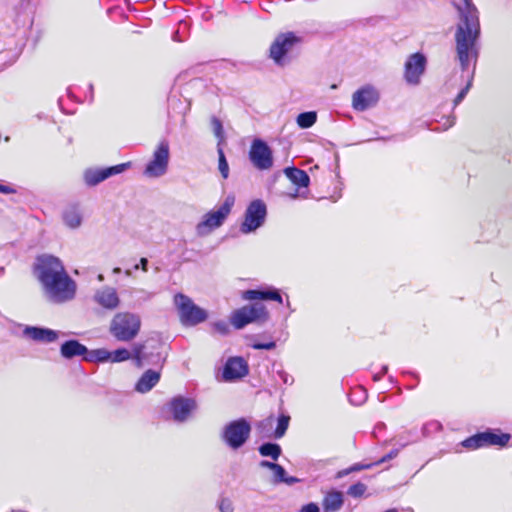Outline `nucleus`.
<instances>
[{
    "mask_svg": "<svg viewBox=\"0 0 512 512\" xmlns=\"http://www.w3.org/2000/svg\"><path fill=\"white\" fill-rule=\"evenodd\" d=\"M129 359H133V351L130 352L126 348H119L111 351V363H120Z\"/></svg>",
    "mask_w": 512,
    "mask_h": 512,
    "instance_id": "33",
    "label": "nucleus"
},
{
    "mask_svg": "<svg viewBox=\"0 0 512 512\" xmlns=\"http://www.w3.org/2000/svg\"><path fill=\"white\" fill-rule=\"evenodd\" d=\"M398 455V450H392L390 451L388 454H386L385 456H383L381 459H379L375 465H379V464H382L388 460H391L393 458H395L396 456Z\"/></svg>",
    "mask_w": 512,
    "mask_h": 512,
    "instance_id": "40",
    "label": "nucleus"
},
{
    "mask_svg": "<svg viewBox=\"0 0 512 512\" xmlns=\"http://www.w3.org/2000/svg\"><path fill=\"white\" fill-rule=\"evenodd\" d=\"M289 420H290V417L286 416V415H281L278 418L277 427H276L275 433H274L275 438H281L284 436V434L286 433L288 426H289Z\"/></svg>",
    "mask_w": 512,
    "mask_h": 512,
    "instance_id": "34",
    "label": "nucleus"
},
{
    "mask_svg": "<svg viewBox=\"0 0 512 512\" xmlns=\"http://www.w3.org/2000/svg\"><path fill=\"white\" fill-rule=\"evenodd\" d=\"M97 279L98 281L102 282L104 280V276L102 274H99Z\"/></svg>",
    "mask_w": 512,
    "mask_h": 512,
    "instance_id": "50",
    "label": "nucleus"
},
{
    "mask_svg": "<svg viewBox=\"0 0 512 512\" xmlns=\"http://www.w3.org/2000/svg\"><path fill=\"white\" fill-rule=\"evenodd\" d=\"M322 505L326 512H336L343 505V496L338 491L329 492L325 495Z\"/></svg>",
    "mask_w": 512,
    "mask_h": 512,
    "instance_id": "26",
    "label": "nucleus"
},
{
    "mask_svg": "<svg viewBox=\"0 0 512 512\" xmlns=\"http://www.w3.org/2000/svg\"><path fill=\"white\" fill-rule=\"evenodd\" d=\"M249 159L259 170H268L273 165L272 151L261 139H255L250 147Z\"/></svg>",
    "mask_w": 512,
    "mask_h": 512,
    "instance_id": "14",
    "label": "nucleus"
},
{
    "mask_svg": "<svg viewBox=\"0 0 512 512\" xmlns=\"http://www.w3.org/2000/svg\"><path fill=\"white\" fill-rule=\"evenodd\" d=\"M300 512H320V509L317 504L308 503L301 508Z\"/></svg>",
    "mask_w": 512,
    "mask_h": 512,
    "instance_id": "41",
    "label": "nucleus"
},
{
    "mask_svg": "<svg viewBox=\"0 0 512 512\" xmlns=\"http://www.w3.org/2000/svg\"><path fill=\"white\" fill-rule=\"evenodd\" d=\"M0 193L2 194H15L16 189H14L11 185L1 184L0 183Z\"/></svg>",
    "mask_w": 512,
    "mask_h": 512,
    "instance_id": "42",
    "label": "nucleus"
},
{
    "mask_svg": "<svg viewBox=\"0 0 512 512\" xmlns=\"http://www.w3.org/2000/svg\"><path fill=\"white\" fill-rule=\"evenodd\" d=\"M300 42L293 32H286L278 35L270 46L271 59L280 66L288 62V56L295 45Z\"/></svg>",
    "mask_w": 512,
    "mask_h": 512,
    "instance_id": "10",
    "label": "nucleus"
},
{
    "mask_svg": "<svg viewBox=\"0 0 512 512\" xmlns=\"http://www.w3.org/2000/svg\"><path fill=\"white\" fill-rule=\"evenodd\" d=\"M248 374L247 362L241 357H232L227 360L223 369L225 381L240 379Z\"/></svg>",
    "mask_w": 512,
    "mask_h": 512,
    "instance_id": "18",
    "label": "nucleus"
},
{
    "mask_svg": "<svg viewBox=\"0 0 512 512\" xmlns=\"http://www.w3.org/2000/svg\"><path fill=\"white\" fill-rule=\"evenodd\" d=\"M266 215L267 208L262 200L256 199L250 202L245 210L244 219L240 225L241 233L250 234L255 232L263 226Z\"/></svg>",
    "mask_w": 512,
    "mask_h": 512,
    "instance_id": "9",
    "label": "nucleus"
},
{
    "mask_svg": "<svg viewBox=\"0 0 512 512\" xmlns=\"http://www.w3.org/2000/svg\"><path fill=\"white\" fill-rule=\"evenodd\" d=\"M272 471V474H273V477H272V481L275 482V483H286V484H294L296 482H298V479L295 478V477H288L286 476V472H285V469L276 464L274 469L271 470Z\"/></svg>",
    "mask_w": 512,
    "mask_h": 512,
    "instance_id": "28",
    "label": "nucleus"
},
{
    "mask_svg": "<svg viewBox=\"0 0 512 512\" xmlns=\"http://www.w3.org/2000/svg\"><path fill=\"white\" fill-rule=\"evenodd\" d=\"M65 272L64 265L59 258L52 255H42L37 258L35 274L42 287Z\"/></svg>",
    "mask_w": 512,
    "mask_h": 512,
    "instance_id": "8",
    "label": "nucleus"
},
{
    "mask_svg": "<svg viewBox=\"0 0 512 512\" xmlns=\"http://www.w3.org/2000/svg\"><path fill=\"white\" fill-rule=\"evenodd\" d=\"M114 274H118L121 272V269L119 267H115L112 271Z\"/></svg>",
    "mask_w": 512,
    "mask_h": 512,
    "instance_id": "49",
    "label": "nucleus"
},
{
    "mask_svg": "<svg viewBox=\"0 0 512 512\" xmlns=\"http://www.w3.org/2000/svg\"><path fill=\"white\" fill-rule=\"evenodd\" d=\"M251 433L250 423L240 418L226 424L221 432V439L229 448L237 450L249 439Z\"/></svg>",
    "mask_w": 512,
    "mask_h": 512,
    "instance_id": "6",
    "label": "nucleus"
},
{
    "mask_svg": "<svg viewBox=\"0 0 512 512\" xmlns=\"http://www.w3.org/2000/svg\"><path fill=\"white\" fill-rule=\"evenodd\" d=\"M426 67V58L417 52L408 57L404 66V78L407 83L416 85L420 82Z\"/></svg>",
    "mask_w": 512,
    "mask_h": 512,
    "instance_id": "15",
    "label": "nucleus"
},
{
    "mask_svg": "<svg viewBox=\"0 0 512 512\" xmlns=\"http://www.w3.org/2000/svg\"><path fill=\"white\" fill-rule=\"evenodd\" d=\"M317 120V114L314 111L300 113L296 118L297 125L302 129L312 127Z\"/></svg>",
    "mask_w": 512,
    "mask_h": 512,
    "instance_id": "30",
    "label": "nucleus"
},
{
    "mask_svg": "<svg viewBox=\"0 0 512 512\" xmlns=\"http://www.w3.org/2000/svg\"><path fill=\"white\" fill-rule=\"evenodd\" d=\"M64 224L70 229H77L81 226L82 215L79 209L75 206L68 207L63 212Z\"/></svg>",
    "mask_w": 512,
    "mask_h": 512,
    "instance_id": "27",
    "label": "nucleus"
},
{
    "mask_svg": "<svg viewBox=\"0 0 512 512\" xmlns=\"http://www.w3.org/2000/svg\"><path fill=\"white\" fill-rule=\"evenodd\" d=\"M386 372H387V366H384V367L382 368V373L384 374V373H386Z\"/></svg>",
    "mask_w": 512,
    "mask_h": 512,
    "instance_id": "53",
    "label": "nucleus"
},
{
    "mask_svg": "<svg viewBox=\"0 0 512 512\" xmlns=\"http://www.w3.org/2000/svg\"><path fill=\"white\" fill-rule=\"evenodd\" d=\"M380 378H381V376H380V375H378V374H375V375H374V380H375V381H378Z\"/></svg>",
    "mask_w": 512,
    "mask_h": 512,
    "instance_id": "52",
    "label": "nucleus"
},
{
    "mask_svg": "<svg viewBox=\"0 0 512 512\" xmlns=\"http://www.w3.org/2000/svg\"><path fill=\"white\" fill-rule=\"evenodd\" d=\"M273 423V418L272 417H268L267 419L263 420L262 422H260L258 424V428L259 429H265L267 427H270Z\"/></svg>",
    "mask_w": 512,
    "mask_h": 512,
    "instance_id": "46",
    "label": "nucleus"
},
{
    "mask_svg": "<svg viewBox=\"0 0 512 512\" xmlns=\"http://www.w3.org/2000/svg\"><path fill=\"white\" fill-rule=\"evenodd\" d=\"M484 446H499L504 447L509 442L511 436L507 433H495L493 431H485L481 433Z\"/></svg>",
    "mask_w": 512,
    "mask_h": 512,
    "instance_id": "25",
    "label": "nucleus"
},
{
    "mask_svg": "<svg viewBox=\"0 0 512 512\" xmlns=\"http://www.w3.org/2000/svg\"><path fill=\"white\" fill-rule=\"evenodd\" d=\"M129 166L130 163L127 162L105 168H87L83 172L84 183L89 187L96 186L99 183L103 182L104 180L108 179L109 177L124 172Z\"/></svg>",
    "mask_w": 512,
    "mask_h": 512,
    "instance_id": "12",
    "label": "nucleus"
},
{
    "mask_svg": "<svg viewBox=\"0 0 512 512\" xmlns=\"http://www.w3.org/2000/svg\"><path fill=\"white\" fill-rule=\"evenodd\" d=\"M125 275H126V276H131V275H132L131 270H126V271H125Z\"/></svg>",
    "mask_w": 512,
    "mask_h": 512,
    "instance_id": "51",
    "label": "nucleus"
},
{
    "mask_svg": "<svg viewBox=\"0 0 512 512\" xmlns=\"http://www.w3.org/2000/svg\"><path fill=\"white\" fill-rule=\"evenodd\" d=\"M459 12V23L455 33L457 57L460 63V74L455 82L459 80L462 88L456 98L454 105H458L466 96L472 86L474 78V66L471 62L477 57L476 41L480 35V23L478 10L471 0H462L457 5Z\"/></svg>",
    "mask_w": 512,
    "mask_h": 512,
    "instance_id": "1",
    "label": "nucleus"
},
{
    "mask_svg": "<svg viewBox=\"0 0 512 512\" xmlns=\"http://www.w3.org/2000/svg\"><path fill=\"white\" fill-rule=\"evenodd\" d=\"M367 487L365 484L361 483V482H358L352 486L349 487L348 489V494L352 497H361L364 495L365 491H366Z\"/></svg>",
    "mask_w": 512,
    "mask_h": 512,
    "instance_id": "36",
    "label": "nucleus"
},
{
    "mask_svg": "<svg viewBox=\"0 0 512 512\" xmlns=\"http://www.w3.org/2000/svg\"><path fill=\"white\" fill-rule=\"evenodd\" d=\"M134 269H141L144 272L148 271V260L147 258H141L139 263L134 266Z\"/></svg>",
    "mask_w": 512,
    "mask_h": 512,
    "instance_id": "43",
    "label": "nucleus"
},
{
    "mask_svg": "<svg viewBox=\"0 0 512 512\" xmlns=\"http://www.w3.org/2000/svg\"><path fill=\"white\" fill-rule=\"evenodd\" d=\"M483 442L484 441L482 439L481 433H477V434H475V435H473L471 437H468L467 439L463 440L461 442V445L464 448H467L469 450H476V449L485 447Z\"/></svg>",
    "mask_w": 512,
    "mask_h": 512,
    "instance_id": "32",
    "label": "nucleus"
},
{
    "mask_svg": "<svg viewBox=\"0 0 512 512\" xmlns=\"http://www.w3.org/2000/svg\"><path fill=\"white\" fill-rule=\"evenodd\" d=\"M275 346H276V344L273 341L266 342V343H254L252 345V347L257 350H262V349L271 350V349H274Z\"/></svg>",
    "mask_w": 512,
    "mask_h": 512,
    "instance_id": "39",
    "label": "nucleus"
},
{
    "mask_svg": "<svg viewBox=\"0 0 512 512\" xmlns=\"http://www.w3.org/2000/svg\"><path fill=\"white\" fill-rule=\"evenodd\" d=\"M214 327L221 334H225L228 331L227 324L224 322H217V323H215Z\"/></svg>",
    "mask_w": 512,
    "mask_h": 512,
    "instance_id": "45",
    "label": "nucleus"
},
{
    "mask_svg": "<svg viewBox=\"0 0 512 512\" xmlns=\"http://www.w3.org/2000/svg\"><path fill=\"white\" fill-rule=\"evenodd\" d=\"M259 453L263 457H270L277 460L281 455V447L276 443H265L259 447Z\"/></svg>",
    "mask_w": 512,
    "mask_h": 512,
    "instance_id": "29",
    "label": "nucleus"
},
{
    "mask_svg": "<svg viewBox=\"0 0 512 512\" xmlns=\"http://www.w3.org/2000/svg\"><path fill=\"white\" fill-rule=\"evenodd\" d=\"M94 302L105 310L113 311L120 306L121 300L116 288L103 286L93 295Z\"/></svg>",
    "mask_w": 512,
    "mask_h": 512,
    "instance_id": "17",
    "label": "nucleus"
},
{
    "mask_svg": "<svg viewBox=\"0 0 512 512\" xmlns=\"http://www.w3.org/2000/svg\"><path fill=\"white\" fill-rule=\"evenodd\" d=\"M85 359L95 362H111V351L100 348L92 350L89 357H86Z\"/></svg>",
    "mask_w": 512,
    "mask_h": 512,
    "instance_id": "31",
    "label": "nucleus"
},
{
    "mask_svg": "<svg viewBox=\"0 0 512 512\" xmlns=\"http://www.w3.org/2000/svg\"><path fill=\"white\" fill-rule=\"evenodd\" d=\"M42 288L49 301L60 304L74 299L77 285L67 272H65Z\"/></svg>",
    "mask_w": 512,
    "mask_h": 512,
    "instance_id": "4",
    "label": "nucleus"
},
{
    "mask_svg": "<svg viewBox=\"0 0 512 512\" xmlns=\"http://www.w3.org/2000/svg\"><path fill=\"white\" fill-rule=\"evenodd\" d=\"M267 317L268 312L263 305L253 304L234 311L231 315L230 321L236 329H242L249 323L264 321Z\"/></svg>",
    "mask_w": 512,
    "mask_h": 512,
    "instance_id": "11",
    "label": "nucleus"
},
{
    "mask_svg": "<svg viewBox=\"0 0 512 512\" xmlns=\"http://www.w3.org/2000/svg\"><path fill=\"white\" fill-rule=\"evenodd\" d=\"M196 409L197 403L194 399L182 396L174 397L168 404L172 419L179 423L188 421Z\"/></svg>",
    "mask_w": 512,
    "mask_h": 512,
    "instance_id": "13",
    "label": "nucleus"
},
{
    "mask_svg": "<svg viewBox=\"0 0 512 512\" xmlns=\"http://www.w3.org/2000/svg\"><path fill=\"white\" fill-rule=\"evenodd\" d=\"M160 380V373L155 370H147L137 381L135 390L139 393L149 392Z\"/></svg>",
    "mask_w": 512,
    "mask_h": 512,
    "instance_id": "22",
    "label": "nucleus"
},
{
    "mask_svg": "<svg viewBox=\"0 0 512 512\" xmlns=\"http://www.w3.org/2000/svg\"><path fill=\"white\" fill-rule=\"evenodd\" d=\"M234 203L235 197L228 195L220 206L206 212L195 227L197 235L200 237L208 236L221 227L231 213Z\"/></svg>",
    "mask_w": 512,
    "mask_h": 512,
    "instance_id": "3",
    "label": "nucleus"
},
{
    "mask_svg": "<svg viewBox=\"0 0 512 512\" xmlns=\"http://www.w3.org/2000/svg\"><path fill=\"white\" fill-rule=\"evenodd\" d=\"M88 349L77 340H68L60 347V354L65 359H71L76 356H84Z\"/></svg>",
    "mask_w": 512,
    "mask_h": 512,
    "instance_id": "21",
    "label": "nucleus"
},
{
    "mask_svg": "<svg viewBox=\"0 0 512 512\" xmlns=\"http://www.w3.org/2000/svg\"><path fill=\"white\" fill-rule=\"evenodd\" d=\"M141 319L132 312H118L111 319L109 332L118 341H132L140 332Z\"/></svg>",
    "mask_w": 512,
    "mask_h": 512,
    "instance_id": "2",
    "label": "nucleus"
},
{
    "mask_svg": "<svg viewBox=\"0 0 512 512\" xmlns=\"http://www.w3.org/2000/svg\"><path fill=\"white\" fill-rule=\"evenodd\" d=\"M212 127H213V132H214L215 136L219 139V141H222L224 138V133H223V126H222L221 121L217 118H213L212 119Z\"/></svg>",
    "mask_w": 512,
    "mask_h": 512,
    "instance_id": "37",
    "label": "nucleus"
},
{
    "mask_svg": "<svg viewBox=\"0 0 512 512\" xmlns=\"http://www.w3.org/2000/svg\"><path fill=\"white\" fill-rule=\"evenodd\" d=\"M374 464H365V465H362V464H355L353 466H351L349 468V472H354V471H359V470H362V469H369L373 466Z\"/></svg>",
    "mask_w": 512,
    "mask_h": 512,
    "instance_id": "44",
    "label": "nucleus"
},
{
    "mask_svg": "<svg viewBox=\"0 0 512 512\" xmlns=\"http://www.w3.org/2000/svg\"><path fill=\"white\" fill-rule=\"evenodd\" d=\"M379 100L378 91L371 85H366L352 95V107L356 111H365L376 105Z\"/></svg>",
    "mask_w": 512,
    "mask_h": 512,
    "instance_id": "16",
    "label": "nucleus"
},
{
    "mask_svg": "<svg viewBox=\"0 0 512 512\" xmlns=\"http://www.w3.org/2000/svg\"><path fill=\"white\" fill-rule=\"evenodd\" d=\"M284 173L297 188H307L310 183L308 174L298 168L288 167L284 170Z\"/></svg>",
    "mask_w": 512,
    "mask_h": 512,
    "instance_id": "24",
    "label": "nucleus"
},
{
    "mask_svg": "<svg viewBox=\"0 0 512 512\" xmlns=\"http://www.w3.org/2000/svg\"><path fill=\"white\" fill-rule=\"evenodd\" d=\"M218 169L224 179L229 176V166L225 158L224 152L221 148L218 149Z\"/></svg>",
    "mask_w": 512,
    "mask_h": 512,
    "instance_id": "35",
    "label": "nucleus"
},
{
    "mask_svg": "<svg viewBox=\"0 0 512 512\" xmlns=\"http://www.w3.org/2000/svg\"><path fill=\"white\" fill-rule=\"evenodd\" d=\"M23 335L36 342L52 343L59 338L61 332L49 328L26 326Z\"/></svg>",
    "mask_w": 512,
    "mask_h": 512,
    "instance_id": "19",
    "label": "nucleus"
},
{
    "mask_svg": "<svg viewBox=\"0 0 512 512\" xmlns=\"http://www.w3.org/2000/svg\"><path fill=\"white\" fill-rule=\"evenodd\" d=\"M287 196H288L289 198H291V199H296V198L300 197V196H301V194H300V192H299V188H296V189L294 190V192H292V193H288V194H287Z\"/></svg>",
    "mask_w": 512,
    "mask_h": 512,
    "instance_id": "48",
    "label": "nucleus"
},
{
    "mask_svg": "<svg viewBox=\"0 0 512 512\" xmlns=\"http://www.w3.org/2000/svg\"><path fill=\"white\" fill-rule=\"evenodd\" d=\"M219 510L221 512H234V507L231 500L224 498L219 502Z\"/></svg>",
    "mask_w": 512,
    "mask_h": 512,
    "instance_id": "38",
    "label": "nucleus"
},
{
    "mask_svg": "<svg viewBox=\"0 0 512 512\" xmlns=\"http://www.w3.org/2000/svg\"><path fill=\"white\" fill-rule=\"evenodd\" d=\"M170 146L167 140H161L156 145L151 159L147 162L143 174L147 178H159L168 171Z\"/></svg>",
    "mask_w": 512,
    "mask_h": 512,
    "instance_id": "7",
    "label": "nucleus"
},
{
    "mask_svg": "<svg viewBox=\"0 0 512 512\" xmlns=\"http://www.w3.org/2000/svg\"><path fill=\"white\" fill-rule=\"evenodd\" d=\"M174 305L181 323L186 326H194L207 319V312L182 293L175 294Z\"/></svg>",
    "mask_w": 512,
    "mask_h": 512,
    "instance_id": "5",
    "label": "nucleus"
},
{
    "mask_svg": "<svg viewBox=\"0 0 512 512\" xmlns=\"http://www.w3.org/2000/svg\"><path fill=\"white\" fill-rule=\"evenodd\" d=\"M133 360L138 368L143 367L146 364H155L159 362L160 358L158 355L147 354L144 351V345L135 344L133 346Z\"/></svg>",
    "mask_w": 512,
    "mask_h": 512,
    "instance_id": "23",
    "label": "nucleus"
},
{
    "mask_svg": "<svg viewBox=\"0 0 512 512\" xmlns=\"http://www.w3.org/2000/svg\"><path fill=\"white\" fill-rule=\"evenodd\" d=\"M276 463L274 462H270V461H266V460H263L259 463V466L261 468H266V469H270V470H273L274 467H275Z\"/></svg>",
    "mask_w": 512,
    "mask_h": 512,
    "instance_id": "47",
    "label": "nucleus"
},
{
    "mask_svg": "<svg viewBox=\"0 0 512 512\" xmlns=\"http://www.w3.org/2000/svg\"><path fill=\"white\" fill-rule=\"evenodd\" d=\"M243 300L254 301V300H273L278 303H282L283 299L278 290L273 288H268L264 290H247L242 292L241 295Z\"/></svg>",
    "mask_w": 512,
    "mask_h": 512,
    "instance_id": "20",
    "label": "nucleus"
}]
</instances>
